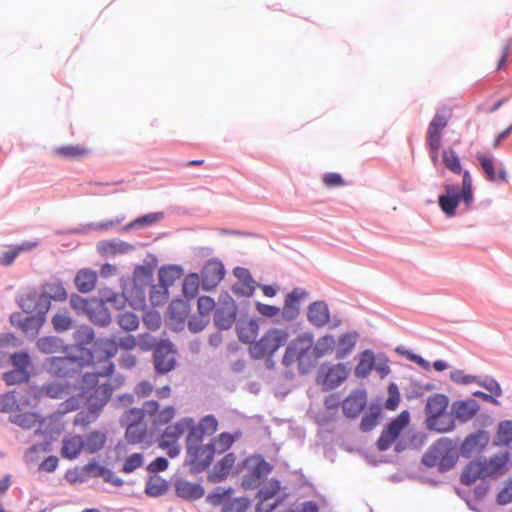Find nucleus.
I'll return each instance as SVG.
<instances>
[{
    "mask_svg": "<svg viewBox=\"0 0 512 512\" xmlns=\"http://www.w3.org/2000/svg\"><path fill=\"white\" fill-rule=\"evenodd\" d=\"M137 342L134 336L127 335L117 343L111 338H100L95 341L93 350L90 352V361L92 365H99L97 373L102 376H110L114 371V364L111 359L117 354L118 347L123 350H132L136 347Z\"/></svg>",
    "mask_w": 512,
    "mask_h": 512,
    "instance_id": "f257e3e1",
    "label": "nucleus"
},
{
    "mask_svg": "<svg viewBox=\"0 0 512 512\" xmlns=\"http://www.w3.org/2000/svg\"><path fill=\"white\" fill-rule=\"evenodd\" d=\"M95 371L93 373H86L83 376L82 398L86 399L88 409H94L99 412L102 407L107 403L112 395V387L109 384L97 385V377L102 376L97 373L99 365H93Z\"/></svg>",
    "mask_w": 512,
    "mask_h": 512,
    "instance_id": "f03ea898",
    "label": "nucleus"
},
{
    "mask_svg": "<svg viewBox=\"0 0 512 512\" xmlns=\"http://www.w3.org/2000/svg\"><path fill=\"white\" fill-rule=\"evenodd\" d=\"M457 461V451L447 438L437 440L423 455L422 463L427 467H437L439 471L451 469Z\"/></svg>",
    "mask_w": 512,
    "mask_h": 512,
    "instance_id": "7ed1b4c3",
    "label": "nucleus"
},
{
    "mask_svg": "<svg viewBox=\"0 0 512 512\" xmlns=\"http://www.w3.org/2000/svg\"><path fill=\"white\" fill-rule=\"evenodd\" d=\"M288 338L286 330L271 328L258 341L250 345L249 353L254 359L270 358L287 343Z\"/></svg>",
    "mask_w": 512,
    "mask_h": 512,
    "instance_id": "20e7f679",
    "label": "nucleus"
},
{
    "mask_svg": "<svg viewBox=\"0 0 512 512\" xmlns=\"http://www.w3.org/2000/svg\"><path fill=\"white\" fill-rule=\"evenodd\" d=\"M176 415V409L172 405L161 407L155 400L145 401L141 409L133 408L127 411V418L135 416L140 420L147 417L153 426L167 425Z\"/></svg>",
    "mask_w": 512,
    "mask_h": 512,
    "instance_id": "39448f33",
    "label": "nucleus"
},
{
    "mask_svg": "<svg viewBox=\"0 0 512 512\" xmlns=\"http://www.w3.org/2000/svg\"><path fill=\"white\" fill-rule=\"evenodd\" d=\"M215 454L214 445H202L200 442L187 439V459L193 472L205 470L212 462Z\"/></svg>",
    "mask_w": 512,
    "mask_h": 512,
    "instance_id": "423d86ee",
    "label": "nucleus"
},
{
    "mask_svg": "<svg viewBox=\"0 0 512 512\" xmlns=\"http://www.w3.org/2000/svg\"><path fill=\"white\" fill-rule=\"evenodd\" d=\"M350 369L343 363L322 364L317 372L316 382L325 390L338 387L349 376Z\"/></svg>",
    "mask_w": 512,
    "mask_h": 512,
    "instance_id": "0eeeda50",
    "label": "nucleus"
},
{
    "mask_svg": "<svg viewBox=\"0 0 512 512\" xmlns=\"http://www.w3.org/2000/svg\"><path fill=\"white\" fill-rule=\"evenodd\" d=\"M409 418V413L407 411H402L388 424L386 429L382 431L378 438L377 447L379 451H386L391 447L402 430L408 426Z\"/></svg>",
    "mask_w": 512,
    "mask_h": 512,
    "instance_id": "6e6552de",
    "label": "nucleus"
},
{
    "mask_svg": "<svg viewBox=\"0 0 512 512\" xmlns=\"http://www.w3.org/2000/svg\"><path fill=\"white\" fill-rule=\"evenodd\" d=\"M175 350L169 342H161L155 348L153 358L155 371L158 374H166L174 369L176 365Z\"/></svg>",
    "mask_w": 512,
    "mask_h": 512,
    "instance_id": "1a4fd4ad",
    "label": "nucleus"
},
{
    "mask_svg": "<svg viewBox=\"0 0 512 512\" xmlns=\"http://www.w3.org/2000/svg\"><path fill=\"white\" fill-rule=\"evenodd\" d=\"M225 273V268L220 260H208L201 270V283L203 289L209 291L216 288L223 280Z\"/></svg>",
    "mask_w": 512,
    "mask_h": 512,
    "instance_id": "9d476101",
    "label": "nucleus"
},
{
    "mask_svg": "<svg viewBox=\"0 0 512 512\" xmlns=\"http://www.w3.org/2000/svg\"><path fill=\"white\" fill-rule=\"evenodd\" d=\"M449 119L450 115L444 113H437L433 116L426 133V141L429 149H440L442 132L448 125Z\"/></svg>",
    "mask_w": 512,
    "mask_h": 512,
    "instance_id": "9b49d317",
    "label": "nucleus"
},
{
    "mask_svg": "<svg viewBox=\"0 0 512 512\" xmlns=\"http://www.w3.org/2000/svg\"><path fill=\"white\" fill-rule=\"evenodd\" d=\"M312 348V339L307 336H299L295 338L290 344L287 346L284 357L283 364L285 366H290L295 362H302L305 354L311 350Z\"/></svg>",
    "mask_w": 512,
    "mask_h": 512,
    "instance_id": "f8f14e48",
    "label": "nucleus"
},
{
    "mask_svg": "<svg viewBox=\"0 0 512 512\" xmlns=\"http://www.w3.org/2000/svg\"><path fill=\"white\" fill-rule=\"evenodd\" d=\"M489 440V435L484 430L469 434L460 446V453L466 458L480 454L489 444Z\"/></svg>",
    "mask_w": 512,
    "mask_h": 512,
    "instance_id": "ddd939ff",
    "label": "nucleus"
},
{
    "mask_svg": "<svg viewBox=\"0 0 512 512\" xmlns=\"http://www.w3.org/2000/svg\"><path fill=\"white\" fill-rule=\"evenodd\" d=\"M237 308L234 300L226 295L215 309L214 323L220 329H229L235 322Z\"/></svg>",
    "mask_w": 512,
    "mask_h": 512,
    "instance_id": "4468645a",
    "label": "nucleus"
},
{
    "mask_svg": "<svg viewBox=\"0 0 512 512\" xmlns=\"http://www.w3.org/2000/svg\"><path fill=\"white\" fill-rule=\"evenodd\" d=\"M509 460L510 454L508 451L481 460L486 478H497L504 475L508 471Z\"/></svg>",
    "mask_w": 512,
    "mask_h": 512,
    "instance_id": "2eb2a0df",
    "label": "nucleus"
},
{
    "mask_svg": "<svg viewBox=\"0 0 512 512\" xmlns=\"http://www.w3.org/2000/svg\"><path fill=\"white\" fill-rule=\"evenodd\" d=\"M193 428V419L190 417L181 418L174 424L168 425L161 435V446H170L176 444L181 436L191 432Z\"/></svg>",
    "mask_w": 512,
    "mask_h": 512,
    "instance_id": "dca6fc26",
    "label": "nucleus"
},
{
    "mask_svg": "<svg viewBox=\"0 0 512 512\" xmlns=\"http://www.w3.org/2000/svg\"><path fill=\"white\" fill-rule=\"evenodd\" d=\"M233 274L237 278V281L232 286V292L237 296H252L256 288V282L252 278L249 270L243 267H236L233 270Z\"/></svg>",
    "mask_w": 512,
    "mask_h": 512,
    "instance_id": "f3484780",
    "label": "nucleus"
},
{
    "mask_svg": "<svg viewBox=\"0 0 512 512\" xmlns=\"http://www.w3.org/2000/svg\"><path fill=\"white\" fill-rule=\"evenodd\" d=\"M209 500L213 505H221V512H246L250 506V501L247 498L229 499L227 492L210 495Z\"/></svg>",
    "mask_w": 512,
    "mask_h": 512,
    "instance_id": "a211bd4d",
    "label": "nucleus"
},
{
    "mask_svg": "<svg viewBox=\"0 0 512 512\" xmlns=\"http://www.w3.org/2000/svg\"><path fill=\"white\" fill-rule=\"evenodd\" d=\"M367 403V395L363 390H353L342 402L343 414L348 418H356Z\"/></svg>",
    "mask_w": 512,
    "mask_h": 512,
    "instance_id": "6ab92c4d",
    "label": "nucleus"
},
{
    "mask_svg": "<svg viewBox=\"0 0 512 512\" xmlns=\"http://www.w3.org/2000/svg\"><path fill=\"white\" fill-rule=\"evenodd\" d=\"M448 407V398L442 394L430 396L426 403V413L430 426L436 427L438 419Z\"/></svg>",
    "mask_w": 512,
    "mask_h": 512,
    "instance_id": "aec40b11",
    "label": "nucleus"
},
{
    "mask_svg": "<svg viewBox=\"0 0 512 512\" xmlns=\"http://www.w3.org/2000/svg\"><path fill=\"white\" fill-rule=\"evenodd\" d=\"M218 421L213 415H206L203 417L198 425L193 421V428L187 435L189 441L201 442L205 435H212L217 431Z\"/></svg>",
    "mask_w": 512,
    "mask_h": 512,
    "instance_id": "412c9836",
    "label": "nucleus"
},
{
    "mask_svg": "<svg viewBox=\"0 0 512 512\" xmlns=\"http://www.w3.org/2000/svg\"><path fill=\"white\" fill-rule=\"evenodd\" d=\"M307 297V292L301 288H295L287 294L282 309V315L285 319L292 320L297 317L300 309V303Z\"/></svg>",
    "mask_w": 512,
    "mask_h": 512,
    "instance_id": "4be33fe9",
    "label": "nucleus"
},
{
    "mask_svg": "<svg viewBox=\"0 0 512 512\" xmlns=\"http://www.w3.org/2000/svg\"><path fill=\"white\" fill-rule=\"evenodd\" d=\"M145 288L143 286L128 284L126 280H121V289L128 299V303L134 309H143L146 305Z\"/></svg>",
    "mask_w": 512,
    "mask_h": 512,
    "instance_id": "5701e85b",
    "label": "nucleus"
},
{
    "mask_svg": "<svg viewBox=\"0 0 512 512\" xmlns=\"http://www.w3.org/2000/svg\"><path fill=\"white\" fill-rule=\"evenodd\" d=\"M476 157L488 181L507 182L508 177L506 170L504 168H500L498 172H496L494 159L492 157H489L483 153H477Z\"/></svg>",
    "mask_w": 512,
    "mask_h": 512,
    "instance_id": "b1692460",
    "label": "nucleus"
},
{
    "mask_svg": "<svg viewBox=\"0 0 512 512\" xmlns=\"http://www.w3.org/2000/svg\"><path fill=\"white\" fill-rule=\"evenodd\" d=\"M123 421L127 424L125 437L130 443H140L143 441L146 435V426L143 423V419L137 420L135 416L127 418V411L123 416Z\"/></svg>",
    "mask_w": 512,
    "mask_h": 512,
    "instance_id": "393cba45",
    "label": "nucleus"
},
{
    "mask_svg": "<svg viewBox=\"0 0 512 512\" xmlns=\"http://www.w3.org/2000/svg\"><path fill=\"white\" fill-rule=\"evenodd\" d=\"M446 194L439 196V206L447 216H454L456 208L460 202V192L458 187L447 185Z\"/></svg>",
    "mask_w": 512,
    "mask_h": 512,
    "instance_id": "a878e982",
    "label": "nucleus"
},
{
    "mask_svg": "<svg viewBox=\"0 0 512 512\" xmlns=\"http://www.w3.org/2000/svg\"><path fill=\"white\" fill-rule=\"evenodd\" d=\"M307 317L309 322L316 327L326 325L330 320L327 304L323 301L313 302L308 308Z\"/></svg>",
    "mask_w": 512,
    "mask_h": 512,
    "instance_id": "bb28decb",
    "label": "nucleus"
},
{
    "mask_svg": "<svg viewBox=\"0 0 512 512\" xmlns=\"http://www.w3.org/2000/svg\"><path fill=\"white\" fill-rule=\"evenodd\" d=\"M479 479H486L481 460L469 462L461 473V483L470 486Z\"/></svg>",
    "mask_w": 512,
    "mask_h": 512,
    "instance_id": "cd10ccee",
    "label": "nucleus"
},
{
    "mask_svg": "<svg viewBox=\"0 0 512 512\" xmlns=\"http://www.w3.org/2000/svg\"><path fill=\"white\" fill-rule=\"evenodd\" d=\"M86 314L94 324L102 327L111 322V315L101 301H92Z\"/></svg>",
    "mask_w": 512,
    "mask_h": 512,
    "instance_id": "c85d7f7f",
    "label": "nucleus"
},
{
    "mask_svg": "<svg viewBox=\"0 0 512 512\" xmlns=\"http://www.w3.org/2000/svg\"><path fill=\"white\" fill-rule=\"evenodd\" d=\"M97 273L90 269H81L75 277V286L82 293L91 292L97 283Z\"/></svg>",
    "mask_w": 512,
    "mask_h": 512,
    "instance_id": "c756f323",
    "label": "nucleus"
},
{
    "mask_svg": "<svg viewBox=\"0 0 512 512\" xmlns=\"http://www.w3.org/2000/svg\"><path fill=\"white\" fill-rule=\"evenodd\" d=\"M81 451H84V443L81 436H70L63 440L61 449L62 457L72 460L77 458Z\"/></svg>",
    "mask_w": 512,
    "mask_h": 512,
    "instance_id": "7c9ffc66",
    "label": "nucleus"
},
{
    "mask_svg": "<svg viewBox=\"0 0 512 512\" xmlns=\"http://www.w3.org/2000/svg\"><path fill=\"white\" fill-rule=\"evenodd\" d=\"M54 154L58 157L65 159H81L88 156L91 153V150L84 145H65L56 147L54 149Z\"/></svg>",
    "mask_w": 512,
    "mask_h": 512,
    "instance_id": "2f4dec72",
    "label": "nucleus"
},
{
    "mask_svg": "<svg viewBox=\"0 0 512 512\" xmlns=\"http://www.w3.org/2000/svg\"><path fill=\"white\" fill-rule=\"evenodd\" d=\"M235 456L233 453L226 454L215 466L211 479L214 482L223 480L231 471L235 464Z\"/></svg>",
    "mask_w": 512,
    "mask_h": 512,
    "instance_id": "473e14b6",
    "label": "nucleus"
},
{
    "mask_svg": "<svg viewBox=\"0 0 512 512\" xmlns=\"http://www.w3.org/2000/svg\"><path fill=\"white\" fill-rule=\"evenodd\" d=\"M272 470V466L263 459H256L255 464L252 467L251 475L254 477V480L245 479L243 481V486L246 488L254 487L257 485V482L263 477L267 476Z\"/></svg>",
    "mask_w": 512,
    "mask_h": 512,
    "instance_id": "72a5a7b5",
    "label": "nucleus"
},
{
    "mask_svg": "<svg viewBox=\"0 0 512 512\" xmlns=\"http://www.w3.org/2000/svg\"><path fill=\"white\" fill-rule=\"evenodd\" d=\"M375 356L371 350H365L360 354L359 362L355 367V376L366 378L374 368Z\"/></svg>",
    "mask_w": 512,
    "mask_h": 512,
    "instance_id": "f704fd0d",
    "label": "nucleus"
},
{
    "mask_svg": "<svg viewBox=\"0 0 512 512\" xmlns=\"http://www.w3.org/2000/svg\"><path fill=\"white\" fill-rule=\"evenodd\" d=\"M175 490L176 494L184 499H198L204 494V491L200 485L183 480L176 483Z\"/></svg>",
    "mask_w": 512,
    "mask_h": 512,
    "instance_id": "c9c22d12",
    "label": "nucleus"
},
{
    "mask_svg": "<svg viewBox=\"0 0 512 512\" xmlns=\"http://www.w3.org/2000/svg\"><path fill=\"white\" fill-rule=\"evenodd\" d=\"M478 404L475 400L458 401L453 404L456 417L462 421L470 420L478 411Z\"/></svg>",
    "mask_w": 512,
    "mask_h": 512,
    "instance_id": "e433bc0d",
    "label": "nucleus"
},
{
    "mask_svg": "<svg viewBox=\"0 0 512 512\" xmlns=\"http://www.w3.org/2000/svg\"><path fill=\"white\" fill-rule=\"evenodd\" d=\"M494 445L499 447L512 445V420H504L498 424Z\"/></svg>",
    "mask_w": 512,
    "mask_h": 512,
    "instance_id": "4c0bfd02",
    "label": "nucleus"
},
{
    "mask_svg": "<svg viewBox=\"0 0 512 512\" xmlns=\"http://www.w3.org/2000/svg\"><path fill=\"white\" fill-rule=\"evenodd\" d=\"M106 440L107 437L104 432L93 431L83 439L84 451L89 454L96 453L104 447Z\"/></svg>",
    "mask_w": 512,
    "mask_h": 512,
    "instance_id": "58836bf2",
    "label": "nucleus"
},
{
    "mask_svg": "<svg viewBox=\"0 0 512 512\" xmlns=\"http://www.w3.org/2000/svg\"><path fill=\"white\" fill-rule=\"evenodd\" d=\"M357 339L358 334L356 332L343 334L337 343L336 357L338 359L346 357L354 349Z\"/></svg>",
    "mask_w": 512,
    "mask_h": 512,
    "instance_id": "ea45409f",
    "label": "nucleus"
},
{
    "mask_svg": "<svg viewBox=\"0 0 512 512\" xmlns=\"http://www.w3.org/2000/svg\"><path fill=\"white\" fill-rule=\"evenodd\" d=\"M10 421L23 429H30L42 423L40 416L36 413H18L10 417Z\"/></svg>",
    "mask_w": 512,
    "mask_h": 512,
    "instance_id": "a19ab883",
    "label": "nucleus"
},
{
    "mask_svg": "<svg viewBox=\"0 0 512 512\" xmlns=\"http://www.w3.org/2000/svg\"><path fill=\"white\" fill-rule=\"evenodd\" d=\"M336 341L333 336L325 335L319 338L312 348V353L315 358H321L333 352Z\"/></svg>",
    "mask_w": 512,
    "mask_h": 512,
    "instance_id": "79ce46f5",
    "label": "nucleus"
},
{
    "mask_svg": "<svg viewBox=\"0 0 512 512\" xmlns=\"http://www.w3.org/2000/svg\"><path fill=\"white\" fill-rule=\"evenodd\" d=\"M259 326L254 320H249L242 322L238 326V336L239 339L245 343H250V345L255 342V338L258 334Z\"/></svg>",
    "mask_w": 512,
    "mask_h": 512,
    "instance_id": "37998d69",
    "label": "nucleus"
},
{
    "mask_svg": "<svg viewBox=\"0 0 512 512\" xmlns=\"http://www.w3.org/2000/svg\"><path fill=\"white\" fill-rule=\"evenodd\" d=\"M200 277L196 273L188 274L182 285L183 294L188 299L196 297L199 291Z\"/></svg>",
    "mask_w": 512,
    "mask_h": 512,
    "instance_id": "c03bdc74",
    "label": "nucleus"
},
{
    "mask_svg": "<svg viewBox=\"0 0 512 512\" xmlns=\"http://www.w3.org/2000/svg\"><path fill=\"white\" fill-rule=\"evenodd\" d=\"M281 491L280 482L275 479L267 481L258 491L257 498H264L275 500L277 499Z\"/></svg>",
    "mask_w": 512,
    "mask_h": 512,
    "instance_id": "a18cd8bd",
    "label": "nucleus"
},
{
    "mask_svg": "<svg viewBox=\"0 0 512 512\" xmlns=\"http://www.w3.org/2000/svg\"><path fill=\"white\" fill-rule=\"evenodd\" d=\"M43 294L55 301H64L67 298L66 289L58 281L45 284Z\"/></svg>",
    "mask_w": 512,
    "mask_h": 512,
    "instance_id": "49530a36",
    "label": "nucleus"
},
{
    "mask_svg": "<svg viewBox=\"0 0 512 512\" xmlns=\"http://www.w3.org/2000/svg\"><path fill=\"white\" fill-rule=\"evenodd\" d=\"M181 274V269L177 266L161 268L159 270L160 284L163 285L165 288H168L170 285L174 283L175 280L181 277Z\"/></svg>",
    "mask_w": 512,
    "mask_h": 512,
    "instance_id": "de8ad7c7",
    "label": "nucleus"
},
{
    "mask_svg": "<svg viewBox=\"0 0 512 512\" xmlns=\"http://www.w3.org/2000/svg\"><path fill=\"white\" fill-rule=\"evenodd\" d=\"M152 270L146 266H137L133 272L132 284L147 287L152 281Z\"/></svg>",
    "mask_w": 512,
    "mask_h": 512,
    "instance_id": "09e8293b",
    "label": "nucleus"
},
{
    "mask_svg": "<svg viewBox=\"0 0 512 512\" xmlns=\"http://www.w3.org/2000/svg\"><path fill=\"white\" fill-rule=\"evenodd\" d=\"M76 364V361L72 358H56L52 362V370L59 376H67L74 369L72 366Z\"/></svg>",
    "mask_w": 512,
    "mask_h": 512,
    "instance_id": "8fccbe9b",
    "label": "nucleus"
},
{
    "mask_svg": "<svg viewBox=\"0 0 512 512\" xmlns=\"http://www.w3.org/2000/svg\"><path fill=\"white\" fill-rule=\"evenodd\" d=\"M442 159L447 169H449L451 172L455 174L461 173L462 167L460 164V159L453 149L444 150L442 153Z\"/></svg>",
    "mask_w": 512,
    "mask_h": 512,
    "instance_id": "3c124183",
    "label": "nucleus"
},
{
    "mask_svg": "<svg viewBox=\"0 0 512 512\" xmlns=\"http://www.w3.org/2000/svg\"><path fill=\"white\" fill-rule=\"evenodd\" d=\"M104 305L109 304L113 308L120 310L123 309L128 302L126 295H124L123 291L121 293H105L102 295L100 300Z\"/></svg>",
    "mask_w": 512,
    "mask_h": 512,
    "instance_id": "603ef678",
    "label": "nucleus"
},
{
    "mask_svg": "<svg viewBox=\"0 0 512 512\" xmlns=\"http://www.w3.org/2000/svg\"><path fill=\"white\" fill-rule=\"evenodd\" d=\"M52 324L57 332H64L71 328L72 319L67 311H59L53 316Z\"/></svg>",
    "mask_w": 512,
    "mask_h": 512,
    "instance_id": "864d4df0",
    "label": "nucleus"
},
{
    "mask_svg": "<svg viewBox=\"0 0 512 512\" xmlns=\"http://www.w3.org/2000/svg\"><path fill=\"white\" fill-rule=\"evenodd\" d=\"M117 322L119 326L126 331H134L139 326L138 317L132 312H124L118 315Z\"/></svg>",
    "mask_w": 512,
    "mask_h": 512,
    "instance_id": "5fc2aeb1",
    "label": "nucleus"
},
{
    "mask_svg": "<svg viewBox=\"0 0 512 512\" xmlns=\"http://www.w3.org/2000/svg\"><path fill=\"white\" fill-rule=\"evenodd\" d=\"M74 339L80 346L90 344L94 340V331L89 326H80L74 333Z\"/></svg>",
    "mask_w": 512,
    "mask_h": 512,
    "instance_id": "6e6d98bb",
    "label": "nucleus"
},
{
    "mask_svg": "<svg viewBox=\"0 0 512 512\" xmlns=\"http://www.w3.org/2000/svg\"><path fill=\"white\" fill-rule=\"evenodd\" d=\"M380 412L378 409H371L368 413H366L361 420L360 429L363 432H368L374 429L378 423Z\"/></svg>",
    "mask_w": 512,
    "mask_h": 512,
    "instance_id": "4d7b16f0",
    "label": "nucleus"
},
{
    "mask_svg": "<svg viewBox=\"0 0 512 512\" xmlns=\"http://www.w3.org/2000/svg\"><path fill=\"white\" fill-rule=\"evenodd\" d=\"M144 463L143 455L141 453H134L124 461L122 471L129 474L140 468Z\"/></svg>",
    "mask_w": 512,
    "mask_h": 512,
    "instance_id": "13d9d810",
    "label": "nucleus"
},
{
    "mask_svg": "<svg viewBox=\"0 0 512 512\" xmlns=\"http://www.w3.org/2000/svg\"><path fill=\"white\" fill-rule=\"evenodd\" d=\"M93 469H98L100 476H102L107 482L116 486H120L123 483V481L120 480L112 471L98 465L97 463H89L88 470L92 472Z\"/></svg>",
    "mask_w": 512,
    "mask_h": 512,
    "instance_id": "bf43d9fd",
    "label": "nucleus"
},
{
    "mask_svg": "<svg viewBox=\"0 0 512 512\" xmlns=\"http://www.w3.org/2000/svg\"><path fill=\"white\" fill-rule=\"evenodd\" d=\"M167 288L163 285H153L150 290V301L152 305L158 306L163 304L167 299Z\"/></svg>",
    "mask_w": 512,
    "mask_h": 512,
    "instance_id": "052dcab7",
    "label": "nucleus"
},
{
    "mask_svg": "<svg viewBox=\"0 0 512 512\" xmlns=\"http://www.w3.org/2000/svg\"><path fill=\"white\" fill-rule=\"evenodd\" d=\"M199 315L209 318L210 313L215 309V302L209 296H202L197 301Z\"/></svg>",
    "mask_w": 512,
    "mask_h": 512,
    "instance_id": "680f3d73",
    "label": "nucleus"
},
{
    "mask_svg": "<svg viewBox=\"0 0 512 512\" xmlns=\"http://www.w3.org/2000/svg\"><path fill=\"white\" fill-rule=\"evenodd\" d=\"M17 405V399L13 392H7L0 395V412H12Z\"/></svg>",
    "mask_w": 512,
    "mask_h": 512,
    "instance_id": "e2e57ef3",
    "label": "nucleus"
},
{
    "mask_svg": "<svg viewBox=\"0 0 512 512\" xmlns=\"http://www.w3.org/2000/svg\"><path fill=\"white\" fill-rule=\"evenodd\" d=\"M234 439L229 433H221L218 437L214 438L211 445H214V449L218 448L219 452H224L231 447Z\"/></svg>",
    "mask_w": 512,
    "mask_h": 512,
    "instance_id": "0e129e2a",
    "label": "nucleus"
},
{
    "mask_svg": "<svg viewBox=\"0 0 512 512\" xmlns=\"http://www.w3.org/2000/svg\"><path fill=\"white\" fill-rule=\"evenodd\" d=\"M11 362L12 365L16 367V370H19L22 373L27 374V368L30 364L29 356L27 353H14L11 356Z\"/></svg>",
    "mask_w": 512,
    "mask_h": 512,
    "instance_id": "69168bd1",
    "label": "nucleus"
},
{
    "mask_svg": "<svg viewBox=\"0 0 512 512\" xmlns=\"http://www.w3.org/2000/svg\"><path fill=\"white\" fill-rule=\"evenodd\" d=\"M37 346L42 352L51 354L57 351L59 343L54 337H43L37 341Z\"/></svg>",
    "mask_w": 512,
    "mask_h": 512,
    "instance_id": "338daca9",
    "label": "nucleus"
},
{
    "mask_svg": "<svg viewBox=\"0 0 512 512\" xmlns=\"http://www.w3.org/2000/svg\"><path fill=\"white\" fill-rule=\"evenodd\" d=\"M283 497H278L275 500L258 498L256 506L257 512H272L282 501Z\"/></svg>",
    "mask_w": 512,
    "mask_h": 512,
    "instance_id": "774afa93",
    "label": "nucleus"
}]
</instances>
